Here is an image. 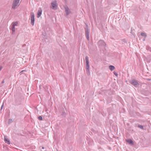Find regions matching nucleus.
Wrapping results in <instances>:
<instances>
[{
  "instance_id": "1",
  "label": "nucleus",
  "mask_w": 151,
  "mask_h": 151,
  "mask_svg": "<svg viewBox=\"0 0 151 151\" xmlns=\"http://www.w3.org/2000/svg\"><path fill=\"white\" fill-rule=\"evenodd\" d=\"M20 0H14L12 5V8L13 9H15L17 7L19 6Z\"/></svg>"
},
{
  "instance_id": "7",
  "label": "nucleus",
  "mask_w": 151,
  "mask_h": 151,
  "mask_svg": "<svg viewBox=\"0 0 151 151\" xmlns=\"http://www.w3.org/2000/svg\"><path fill=\"white\" fill-rule=\"evenodd\" d=\"M42 9L41 8H40L38 9V12L37 13V17H39L41 15L42 13Z\"/></svg>"
},
{
  "instance_id": "5",
  "label": "nucleus",
  "mask_w": 151,
  "mask_h": 151,
  "mask_svg": "<svg viewBox=\"0 0 151 151\" xmlns=\"http://www.w3.org/2000/svg\"><path fill=\"white\" fill-rule=\"evenodd\" d=\"M64 7L66 15H68L71 13V11L68 7L67 5H65L64 6Z\"/></svg>"
},
{
  "instance_id": "29",
  "label": "nucleus",
  "mask_w": 151,
  "mask_h": 151,
  "mask_svg": "<svg viewBox=\"0 0 151 151\" xmlns=\"http://www.w3.org/2000/svg\"><path fill=\"white\" fill-rule=\"evenodd\" d=\"M4 83V80H3L2 82V83Z\"/></svg>"
},
{
  "instance_id": "23",
  "label": "nucleus",
  "mask_w": 151,
  "mask_h": 151,
  "mask_svg": "<svg viewBox=\"0 0 151 151\" xmlns=\"http://www.w3.org/2000/svg\"><path fill=\"white\" fill-rule=\"evenodd\" d=\"M114 74L116 76H118V74L116 72H114Z\"/></svg>"
},
{
  "instance_id": "2",
  "label": "nucleus",
  "mask_w": 151,
  "mask_h": 151,
  "mask_svg": "<svg viewBox=\"0 0 151 151\" xmlns=\"http://www.w3.org/2000/svg\"><path fill=\"white\" fill-rule=\"evenodd\" d=\"M51 8L54 10L57 9L58 5L57 3V1L56 0H54L51 2Z\"/></svg>"
},
{
  "instance_id": "22",
  "label": "nucleus",
  "mask_w": 151,
  "mask_h": 151,
  "mask_svg": "<svg viewBox=\"0 0 151 151\" xmlns=\"http://www.w3.org/2000/svg\"><path fill=\"white\" fill-rule=\"evenodd\" d=\"M12 119H10L9 120V121H8V122L9 123H10L11 122H12Z\"/></svg>"
},
{
  "instance_id": "12",
  "label": "nucleus",
  "mask_w": 151,
  "mask_h": 151,
  "mask_svg": "<svg viewBox=\"0 0 151 151\" xmlns=\"http://www.w3.org/2000/svg\"><path fill=\"white\" fill-rule=\"evenodd\" d=\"M85 60L86 63H89V60L88 56H86L85 57Z\"/></svg>"
},
{
  "instance_id": "27",
  "label": "nucleus",
  "mask_w": 151,
  "mask_h": 151,
  "mask_svg": "<svg viewBox=\"0 0 151 151\" xmlns=\"http://www.w3.org/2000/svg\"><path fill=\"white\" fill-rule=\"evenodd\" d=\"M2 66H0V71L1 70V69H2Z\"/></svg>"
},
{
  "instance_id": "15",
  "label": "nucleus",
  "mask_w": 151,
  "mask_h": 151,
  "mask_svg": "<svg viewBox=\"0 0 151 151\" xmlns=\"http://www.w3.org/2000/svg\"><path fill=\"white\" fill-rule=\"evenodd\" d=\"M18 24V22H13L12 23V25L14 26H16Z\"/></svg>"
},
{
  "instance_id": "8",
  "label": "nucleus",
  "mask_w": 151,
  "mask_h": 151,
  "mask_svg": "<svg viewBox=\"0 0 151 151\" xmlns=\"http://www.w3.org/2000/svg\"><path fill=\"white\" fill-rule=\"evenodd\" d=\"M4 141L6 143L9 145L10 144V141L8 139L6 138V136H4Z\"/></svg>"
},
{
  "instance_id": "13",
  "label": "nucleus",
  "mask_w": 151,
  "mask_h": 151,
  "mask_svg": "<svg viewBox=\"0 0 151 151\" xmlns=\"http://www.w3.org/2000/svg\"><path fill=\"white\" fill-rule=\"evenodd\" d=\"M86 72L87 74L89 75H90V69H86Z\"/></svg>"
},
{
  "instance_id": "14",
  "label": "nucleus",
  "mask_w": 151,
  "mask_h": 151,
  "mask_svg": "<svg viewBox=\"0 0 151 151\" xmlns=\"http://www.w3.org/2000/svg\"><path fill=\"white\" fill-rule=\"evenodd\" d=\"M89 63H86V69H90Z\"/></svg>"
},
{
  "instance_id": "17",
  "label": "nucleus",
  "mask_w": 151,
  "mask_h": 151,
  "mask_svg": "<svg viewBox=\"0 0 151 151\" xmlns=\"http://www.w3.org/2000/svg\"><path fill=\"white\" fill-rule=\"evenodd\" d=\"M12 119L13 118H14V119L15 118V116H15V114L14 113H12Z\"/></svg>"
},
{
  "instance_id": "11",
  "label": "nucleus",
  "mask_w": 151,
  "mask_h": 151,
  "mask_svg": "<svg viewBox=\"0 0 151 151\" xmlns=\"http://www.w3.org/2000/svg\"><path fill=\"white\" fill-rule=\"evenodd\" d=\"M141 35L142 36H144L145 37H147V35L145 33H144V32L141 33Z\"/></svg>"
},
{
  "instance_id": "24",
  "label": "nucleus",
  "mask_w": 151,
  "mask_h": 151,
  "mask_svg": "<svg viewBox=\"0 0 151 151\" xmlns=\"http://www.w3.org/2000/svg\"><path fill=\"white\" fill-rule=\"evenodd\" d=\"M4 105V104H2V105H1V109H0V110H1L2 109V108H3Z\"/></svg>"
},
{
  "instance_id": "10",
  "label": "nucleus",
  "mask_w": 151,
  "mask_h": 151,
  "mask_svg": "<svg viewBox=\"0 0 151 151\" xmlns=\"http://www.w3.org/2000/svg\"><path fill=\"white\" fill-rule=\"evenodd\" d=\"M109 69L111 70L112 71L114 70L115 69V67L113 65H110L109 66Z\"/></svg>"
},
{
  "instance_id": "3",
  "label": "nucleus",
  "mask_w": 151,
  "mask_h": 151,
  "mask_svg": "<svg viewBox=\"0 0 151 151\" xmlns=\"http://www.w3.org/2000/svg\"><path fill=\"white\" fill-rule=\"evenodd\" d=\"M30 16L31 23L32 26H33L35 22V16L34 13L33 12H31L30 13Z\"/></svg>"
},
{
  "instance_id": "18",
  "label": "nucleus",
  "mask_w": 151,
  "mask_h": 151,
  "mask_svg": "<svg viewBox=\"0 0 151 151\" xmlns=\"http://www.w3.org/2000/svg\"><path fill=\"white\" fill-rule=\"evenodd\" d=\"M62 115L63 116H66V114L65 112L63 111L62 112Z\"/></svg>"
},
{
  "instance_id": "19",
  "label": "nucleus",
  "mask_w": 151,
  "mask_h": 151,
  "mask_svg": "<svg viewBox=\"0 0 151 151\" xmlns=\"http://www.w3.org/2000/svg\"><path fill=\"white\" fill-rule=\"evenodd\" d=\"M88 34H89V32H88V29H86V36L88 35Z\"/></svg>"
},
{
  "instance_id": "4",
  "label": "nucleus",
  "mask_w": 151,
  "mask_h": 151,
  "mask_svg": "<svg viewBox=\"0 0 151 151\" xmlns=\"http://www.w3.org/2000/svg\"><path fill=\"white\" fill-rule=\"evenodd\" d=\"M130 83L135 87H137L139 85L138 81L134 79L130 81Z\"/></svg>"
},
{
  "instance_id": "9",
  "label": "nucleus",
  "mask_w": 151,
  "mask_h": 151,
  "mask_svg": "<svg viewBox=\"0 0 151 151\" xmlns=\"http://www.w3.org/2000/svg\"><path fill=\"white\" fill-rule=\"evenodd\" d=\"M126 141L130 144L133 145L134 144L133 141L131 139L127 140Z\"/></svg>"
},
{
  "instance_id": "6",
  "label": "nucleus",
  "mask_w": 151,
  "mask_h": 151,
  "mask_svg": "<svg viewBox=\"0 0 151 151\" xmlns=\"http://www.w3.org/2000/svg\"><path fill=\"white\" fill-rule=\"evenodd\" d=\"M99 45L101 46H105L106 44L104 41L103 40H99L98 42Z\"/></svg>"
},
{
  "instance_id": "28",
  "label": "nucleus",
  "mask_w": 151,
  "mask_h": 151,
  "mask_svg": "<svg viewBox=\"0 0 151 151\" xmlns=\"http://www.w3.org/2000/svg\"><path fill=\"white\" fill-rule=\"evenodd\" d=\"M24 71H26L25 70H22L20 73H21L23 72Z\"/></svg>"
},
{
  "instance_id": "26",
  "label": "nucleus",
  "mask_w": 151,
  "mask_h": 151,
  "mask_svg": "<svg viewBox=\"0 0 151 151\" xmlns=\"http://www.w3.org/2000/svg\"><path fill=\"white\" fill-rule=\"evenodd\" d=\"M2 66H0V71L1 70V69H2Z\"/></svg>"
},
{
  "instance_id": "25",
  "label": "nucleus",
  "mask_w": 151,
  "mask_h": 151,
  "mask_svg": "<svg viewBox=\"0 0 151 151\" xmlns=\"http://www.w3.org/2000/svg\"><path fill=\"white\" fill-rule=\"evenodd\" d=\"M86 38L88 40V38H89V37H88V35H86Z\"/></svg>"
},
{
  "instance_id": "20",
  "label": "nucleus",
  "mask_w": 151,
  "mask_h": 151,
  "mask_svg": "<svg viewBox=\"0 0 151 151\" xmlns=\"http://www.w3.org/2000/svg\"><path fill=\"white\" fill-rule=\"evenodd\" d=\"M138 127H139V128H140L141 129H143V126L141 125H138Z\"/></svg>"
},
{
  "instance_id": "30",
  "label": "nucleus",
  "mask_w": 151,
  "mask_h": 151,
  "mask_svg": "<svg viewBox=\"0 0 151 151\" xmlns=\"http://www.w3.org/2000/svg\"><path fill=\"white\" fill-rule=\"evenodd\" d=\"M44 148V147H42V149H43Z\"/></svg>"
},
{
  "instance_id": "21",
  "label": "nucleus",
  "mask_w": 151,
  "mask_h": 151,
  "mask_svg": "<svg viewBox=\"0 0 151 151\" xmlns=\"http://www.w3.org/2000/svg\"><path fill=\"white\" fill-rule=\"evenodd\" d=\"M38 119L40 120H42V118L41 116H39L38 117Z\"/></svg>"
},
{
  "instance_id": "16",
  "label": "nucleus",
  "mask_w": 151,
  "mask_h": 151,
  "mask_svg": "<svg viewBox=\"0 0 151 151\" xmlns=\"http://www.w3.org/2000/svg\"><path fill=\"white\" fill-rule=\"evenodd\" d=\"M15 27L12 25L11 27V29L13 32H15Z\"/></svg>"
}]
</instances>
